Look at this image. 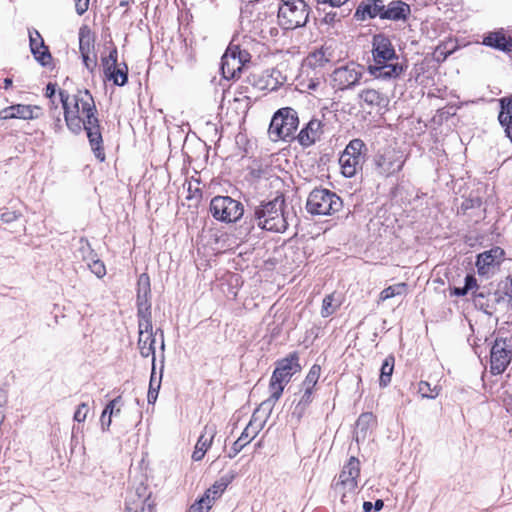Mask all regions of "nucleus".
I'll return each mask as SVG.
<instances>
[{"label": "nucleus", "instance_id": "1", "mask_svg": "<svg viewBox=\"0 0 512 512\" xmlns=\"http://www.w3.org/2000/svg\"><path fill=\"white\" fill-rule=\"evenodd\" d=\"M60 103L69 130L79 134L86 131L89 143L100 161L105 159L102 147V134L94 98L88 90H78L70 95L64 90L59 91Z\"/></svg>", "mask_w": 512, "mask_h": 512}, {"label": "nucleus", "instance_id": "2", "mask_svg": "<svg viewBox=\"0 0 512 512\" xmlns=\"http://www.w3.org/2000/svg\"><path fill=\"white\" fill-rule=\"evenodd\" d=\"M285 206L283 195L261 202L254 208L252 221L262 230L282 233L289 224V213L285 211Z\"/></svg>", "mask_w": 512, "mask_h": 512}, {"label": "nucleus", "instance_id": "3", "mask_svg": "<svg viewBox=\"0 0 512 512\" xmlns=\"http://www.w3.org/2000/svg\"><path fill=\"white\" fill-rule=\"evenodd\" d=\"M300 369L299 358L295 353L278 361L270 379V397L262 403V406L274 405L281 397L285 386L289 383L292 376L298 373Z\"/></svg>", "mask_w": 512, "mask_h": 512}, {"label": "nucleus", "instance_id": "4", "mask_svg": "<svg viewBox=\"0 0 512 512\" xmlns=\"http://www.w3.org/2000/svg\"><path fill=\"white\" fill-rule=\"evenodd\" d=\"M341 198L333 191L325 188L313 189L306 202V210L312 215H332L342 208Z\"/></svg>", "mask_w": 512, "mask_h": 512}, {"label": "nucleus", "instance_id": "5", "mask_svg": "<svg viewBox=\"0 0 512 512\" xmlns=\"http://www.w3.org/2000/svg\"><path fill=\"white\" fill-rule=\"evenodd\" d=\"M298 125L297 112L290 107L281 108L272 117L268 133L273 141L286 140L293 137Z\"/></svg>", "mask_w": 512, "mask_h": 512}, {"label": "nucleus", "instance_id": "6", "mask_svg": "<svg viewBox=\"0 0 512 512\" xmlns=\"http://www.w3.org/2000/svg\"><path fill=\"white\" fill-rule=\"evenodd\" d=\"M406 156L395 148L379 150L374 158L373 165L375 173L383 178H389L398 174L404 167Z\"/></svg>", "mask_w": 512, "mask_h": 512}, {"label": "nucleus", "instance_id": "7", "mask_svg": "<svg viewBox=\"0 0 512 512\" xmlns=\"http://www.w3.org/2000/svg\"><path fill=\"white\" fill-rule=\"evenodd\" d=\"M308 9L304 0H284L278 10L279 24L284 29L304 26L308 21Z\"/></svg>", "mask_w": 512, "mask_h": 512}, {"label": "nucleus", "instance_id": "8", "mask_svg": "<svg viewBox=\"0 0 512 512\" xmlns=\"http://www.w3.org/2000/svg\"><path fill=\"white\" fill-rule=\"evenodd\" d=\"M473 301L475 306L485 314L492 315L499 305L506 301H512V279L510 288L505 291L492 290L488 286L478 288L473 293Z\"/></svg>", "mask_w": 512, "mask_h": 512}, {"label": "nucleus", "instance_id": "9", "mask_svg": "<svg viewBox=\"0 0 512 512\" xmlns=\"http://www.w3.org/2000/svg\"><path fill=\"white\" fill-rule=\"evenodd\" d=\"M209 209L214 219L225 223L238 221L244 213L242 203L230 196L213 197Z\"/></svg>", "mask_w": 512, "mask_h": 512}, {"label": "nucleus", "instance_id": "10", "mask_svg": "<svg viewBox=\"0 0 512 512\" xmlns=\"http://www.w3.org/2000/svg\"><path fill=\"white\" fill-rule=\"evenodd\" d=\"M512 361V336H498L490 350V372L500 375Z\"/></svg>", "mask_w": 512, "mask_h": 512}, {"label": "nucleus", "instance_id": "11", "mask_svg": "<svg viewBox=\"0 0 512 512\" xmlns=\"http://www.w3.org/2000/svg\"><path fill=\"white\" fill-rule=\"evenodd\" d=\"M360 475V461L352 456L343 466L334 488L338 493H342L341 502L346 503L347 493L353 494L357 488V479Z\"/></svg>", "mask_w": 512, "mask_h": 512}, {"label": "nucleus", "instance_id": "12", "mask_svg": "<svg viewBox=\"0 0 512 512\" xmlns=\"http://www.w3.org/2000/svg\"><path fill=\"white\" fill-rule=\"evenodd\" d=\"M160 333L161 337V348L164 349V333L162 329H157L155 332H153V325L152 321H149V325L145 328L144 325H142V322H138V348L140 355L144 358H147L149 356L152 357V365H155L156 357H155V342H156V335Z\"/></svg>", "mask_w": 512, "mask_h": 512}, {"label": "nucleus", "instance_id": "13", "mask_svg": "<svg viewBox=\"0 0 512 512\" xmlns=\"http://www.w3.org/2000/svg\"><path fill=\"white\" fill-rule=\"evenodd\" d=\"M504 250L500 247H493L477 256L476 266L478 274L481 276H490L494 274L497 267L504 258Z\"/></svg>", "mask_w": 512, "mask_h": 512}, {"label": "nucleus", "instance_id": "14", "mask_svg": "<svg viewBox=\"0 0 512 512\" xmlns=\"http://www.w3.org/2000/svg\"><path fill=\"white\" fill-rule=\"evenodd\" d=\"M372 53L375 64H385L387 61L396 58V52L390 39L383 34H377L373 37Z\"/></svg>", "mask_w": 512, "mask_h": 512}, {"label": "nucleus", "instance_id": "15", "mask_svg": "<svg viewBox=\"0 0 512 512\" xmlns=\"http://www.w3.org/2000/svg\"><path fill=\"white\" fill-rule=\"evenodd\" d=\"M360 76L361 73L351 69L350 66H339L331 74L333 86L339 90L355 85Z\"/></svg>", "mask_w": 512, "mask_h": 512}, {"label": "nucleus", "instance_id": "16", "mask_svg": "<svg viewBox=\"0 0 512 512\" xmlns=\"http://www.w3.org/2000/svg\"><path fill=\"white\" fill-rule=\"evenodd\" d=\"M94 40V34L88 26L84 25L79 29V50L84 64L96 63Z\"/></svg>", "mask_w": 512, "mask_h": 512}, {"label": "nucleus", "instance_id": "17", "mask_svg": "<svg viewBox=\"0 0 512 512\" xmlns=\"http://www.w3.org/2000/svg\"><path fill=\"white\" fill-rule=\"evenodd\" d=\"M35 111H40L37 106L16 104L0 110V120L24 119L30 120L38 117Z\"/></svg>", "mask_w": 512, "mask_h": 512}, {"label": "nucleus", "instance_id": "18", "mask_svg": "<svg viewBox=\"0 0 512 512\" xmlns=\"http://www.w3.org/2000/svg\"><path fill=\"white\" fill-rule=\"evenodd\" d=\"M483 44L507 54L512 52V38L502 28L488 32L483 39Z\"/></svg>", "mask_w": 512, "mask_h": 512}, {"label": "nucleus", "instance_id": "19", "mask_svg": "<svg viewBox=\"0 0 512 512\" xmlns=\"http://www.w3.org/2000/svg\"><path fill=\"white\" fill-rule=\"evenodd\" d=\"M384 6L383 0L362 1L355 11L354 18L360 21L375 17L384 19Z\"/></svg>", "mask_w": 512, "mask_h": 512}, {"label": "nucleus", "instance_id": "20", "mask_svg": "<svg viewBox=\"0 0 512 512\" xmlns=\"http://www.w3.org/2000/svg\"><path fill=\"white\" fill-rule=\"evenodd\" d=\"M322 122L318 119H311L299 132L297 139L304 147H309L320 139L322 134Z\"/></svg>", "mask_w": 512, "mask_h": 512}, {"label": "nucleus", "instance_id": "21", "mask_svg": "<svg viewBox=\"0 0 512 512\" xmlns=\"http://www.w3.org/2000/svg\"><path fill=\"white\" fill-rule=\"evenodd\" d=\"M29 42L31 52L34 55L35 59L41 64H47V62H45V59L47 58L48 60H50L51 54L49 52L48 47L44 44L42 36L37 30H29Z\"/></svg>", "mask_w": 512, "mask_h": 512}, {"label": "nucleus", "instance_id": "22", "mask_svg": "<svg viewBox=\"0 0 512 512\" xmlns=\"http://www.w3.org/2000/svg\"><path fill=\"white\" fill-rule=\"evenodd\" d=\"M215 434H216L215 426L206 425L204 427V431L200 435V437L196 443L195 449L193 451V454H192V459L194 461H200L203 459L206 451L208 450V448L210 447V445L213 441Z\"/></svg>", "mask_w": 512, "mask_h": 512}, {"label": "nucleus", "instance_id": "23", "mask_svg": "<svg viewBox=\"0 0 512 512\" xmlns=\"http://www.w3.org/2000/svg\"><path fill=\"white\" fill-rule=\"evenodd\" d=\"M410 14V6L401 0H393L384 6V19L402 20Z\"/></svg>", "mask_w": 512, "mask_h": 512}, {"label": "nucleus", "instance_id": "24", "mask_svg": "<svg viewBox=\"0 0 512 512\" xmlns=\"http://www.w3.org/2000/svg\"><path fill=\"white\" fill-rule=\"evenodd\" d=\"M229 59L237 60L239 64H247L250 62L251 55L247 50L241 49L239 45L232 41L223 54L220 64H228Z\"/></svg>", "mask_w": 512, "mask_h": 512}, {"label": "nucleus", "instance_id": "25", "mask_svg": "<svg viewBox=\"0 0 512 512\" xmlns=\"http://www.w3.org/2000/svg\"><path fill=\"white\" fill-rule=\"evenodd\" d=\"M150 298L151 295H137L136 299L138 322H142L145 328L152 321Z\"/></svg>", "mask_w": 512, "mask_h": 512}, {"label": "nucleus", "instance_id": "26", "mask_svg": "<svg viewBox=\"0 0 512 512\" xmlns=\"http://www.w3.org/2000/svg\"><path fill=\"white\" fill-rule=\"evenodd\" d=\"M363 160L349 156L344 153L340 155L339 164L341 172L345 177H353L362 167Z\"/></svg>", "mask_w": 512, "mask_h": 512}, {"label": "nucleus", "instance_id": "27", "mask_svg": "<svg viewBox=\"0 0 512 512\" xmlns=\"http://www.w3.org/2000/svg\"><path fill=\"white\" fill-rule=\"evenodd\" d=\"M405 66H368L369 73L375 78L388 80L400 76Z\"/></svg>", "mask_w": 512, "mask_h": 512}, {"label": "nucleus", "instance_id": "28", "mask_svg": "<svg viewBox=\"0 0 512 512\" xmlns=\"http://www.w3.org/2000/svg\"><path fill=\"white\" fill-rule=\"evenodd\" d=\"M56 83H48L45 88V96L49 98L50 100V116L55 119V127L60 128L61 127V109L59 108L58 104L55 103L54 96L56 93Z\"/></svg>", "mask_w": 512, "mask_h": 512}, {"label": "nucleus", "instance_id": "29", "mask_svg": "<svg viewBox=\"0 0 512 512\" xmlns=\"http://www.w3.org/2000/svg\"><path fill=\"white\" fill-rule=\"evenodd\" d=\"M374 424V416L372 413H362L357 422L355 428V437L356 440L360 439L364 440L367 436L369 429Z\"/></svg>", "mask_w": 512, "mask_h": 512}, {"label": "nucleus", "instance_id": "30", "mask_svg": "<svg viewBox=\"0 0 512 512\" xmlns=\"http://www.w3.org/2000/svg\"><path fill=\"white\" fill-rule=\"evenodd\" d=\"M105 75L113 80L115 85L123 86L128 80V66H104Z\"/></svg>", "mask_w": 512, "mask_h": 512}, {"label": "nucleus", "instance_id": "31", "mask_svg": "<svg viewBox=\"0 0 512 512\" xmlns=\"http://www.w3.org/2000/svg\"><path fill=\"white\" fill-rule=\"evenodd\" d=\"M314 390L315 389L306 388V387L301 386V389H300L301 395H300V398H299L297 404L295 405L293 414H297L298 417H301L303 415L306 408L313 400Z\"/></svg>", "mask_w": 512, "mask_h": 512}, {"label": "nucleus", "instance_id": "32", "mask_svg": "<svg viewBox=\"0 0 512 512\" xmlns=\"http://www.w3.org/2000/svg\"><path fill=\"white\" fill-rule=\"evenodd\" d=\"M395 358L389 355L385 358L380 369L379 384L381 387H386L391 382V376L394 370Z\"/></svg>", "mask_w": 512, "mask_h": 512}, {"label": "nucleus", "instance_id": "33", "mask_svg": "<svg viewBox=\"0 0 512 512\" xmlns=\"http://www.w3.org/2000/svg\"><path fill=\"white\" fill-rule=\"evenodd\" d=\"M162 373L159 378H156V366L152 365V371L150 376L149 389L147 394V400L149 403H154L158 397L159 389L161 386Z\"/></svg>", "mask_w": 512, "mask_h": 512}, {"label": "nucleus", "instance_id": "34", "mask_svg": "<svg viewBox=\"0 0 512 512\" xmlns=\"http://www.w3.org/2000/svg\"><path fill=\"white\" fill-rule=\"evenodd\" d=\"M76 256L80 257L83 261L89 262L94 257H96V253L92 249L89 241L86 238H80L78 242V248L76 250Z\"/></svg>", "mask_w": 512, "mask_h": 512}, {"label": "nucleus", "instance_id": "35", "mask_svg": "<svg viewBox=\"0 0 512 512\" xmlns=\"http://www.w3.org/2000/svg\"><path fill=\"white\" fill-rule=\"evenodd\" d=\"M307 64H316L319 63H329L333 61L331 58V52H329V47H322L319 50H315L311 52L306 58Z\"/></svg>", "mask_w": 512, "mask_h": 512}, {"label": "nucleus", "instance_id": "36", "mask_svg": "<svg viewBox=\"0 0 512 512\" xmlns=\"http://www.w3.org/2000/svg\"><path fill=\"white\" fill-rule=\"evenodd\" d=\"M406 292H407V284L404 282L397 283V284H394V285H391V286L385 288L380 293V300L385 301V300L393 298L395 296L404 295V294H406Z\"/></svg>", "mask_w": 512, "mask_h": 512}, {"label": "nucleus", "instance_id": "37", "mask_svg": "<svg viewBox=\"0 0 512 512\" xmlns=\"http://www.w3.org/2000/svg\"><path fill=\"white\" fill-rule=\"evenodd\" d=\"M247 66H238L236 69L234 66H219L218 71L225 81L239 79L242 72Z\"/></svg>", "mask_w": 512, "mask_h": 512}, {"label": "nucleus", "instance_id": "38", "mask_svg": "<svg viewBox=\"0 0 512 512\" xmlns=\"http://www.w3.org/2000/svg\"><path fill=\"white\" fill-rule=\"evenodd\" d=\"M365 144L360 139H353L349 142V144L346 146L345 150L342 152L349 156H355V158L364 159V156L362 154V149L364 148Z\"/></svg>", "mask_w": 512, "mask_h": 512}, {"label": "nucleus", "instance_id": "39", "mask_svg": "<svg viewBox=\"0 0 512 512\" xmlns=\"http://www.w3.org/2000/svg\"><path fill=\"white\" fill-rule=\"evenodd\" d=\"M321 367L317 364H314L308 374L306 375L305 380L302 383V387L315 389V386L320 378Z\"/></svg>", "mask_w": 512, "mask_h": 512}, {"label": "nucleus", "instance_id": "40", "mask_svg": "<svg viewBox=\"0 0 512 512\" xmlns=\"http://www.w3.org/2000/svg\"><path fill=\"white\" fill-rule=\"evenodd\" d=\"M260 429L261 424H255V422L251 420L238 438L242 439L244 444L247 445L257 436Z\"/></svg>", "mask_w": 512, "mask_h": 512}, {"label": "nucleus", "instance_id": "41", "mask_svg": "<svg viewBox=\"0 0 512 512\" xmlns=\"http://www.w3.org/2000/svg\"><path fill=\"white\" fill-rule=\"evenodd\" d=\"M137 295H151L150 277L147 273H142L138 278Z\"/></svg>", "mask_w": 512, "mask_h": 512}, {"label": "nucleus", "instance_id": "42", "mask_svg": "<svg viewBox=\"0 0 512 512\" xmlns=\"http://www.w3.org/2000/svg\"><path fill=\"white\" fill-rule=\"evenodd\" d=\"M439 391L440 389L437 386L432 388L431 385L426 381H420L418 385V392L423 398L433 399L439 395Z\"/></svg>", "mask_w": 512, "mask_h": 512}, {"label": "nucleus", "instance_id": "43", "mask_svg": "<svg viewBox=\"0 0 512 512\" xmlns=\"http://www.w3.org/2000/svg\"><path fill=\"white\" fill-rule=\"evenodd\" d=\"M87 264L91 272L95 274L98 278H103L106 275V267L104 263L98 258L94 257Z\"/></svg>", "mask_w": 512, "mask_h": 512}, {"label": "nucleus", "instance_id": "44", "mask_svg": "<svg viewBox=\"0 0 512 512\" xmlns=\"http://www.w3.org/2000/svg\"><path fill=\"white\" fill-rule=\"evenodd\" d=\"M360 98L369 105H377L380 102V95L376 90L367 89L360 93Z\"/></svg>", "mask_w": 512, "mask_h": 512}, {"label": "nucleus", "instance_id": "45", "mask_svg": "<svg viewBox=\"0 0 512 512\" xmlns=\"http://www.w3.org/2000/svg\"><path fill=\"white\" fill-rule=\"evenodd\" d=\"M210 508L211 500H209V497H201L190 507L188 512H207Z\"/></svg>", "mask_w": 512, "mask_h": 512}, {"label": "nucleus", "instance_id": "46", "mask_svg": "<svg viewBox=\"0 0 512 512\" xmlns=\"http://www.w3.org/2000/svg\"><path fill=\"white\" fill-rule=\"evenodd\" d=\"M105 50L108 54H102V64H118V52L117 49L113 46H107Z\"/></svg>", "mask_w": 512, "mask_h": 512}, {"label": "nucleus", "instance_id": "47", "mask_svg": "<svg viewBox=\"0 0 512 512\" xmlns=\"http://www.w3.org/2000/svg\"><path fill=\"white\" fill-rule=\"evenodd\" d=\"M482 205V200L479 197L468 198L465 199L461 204V211L465 213L466 211L474 208H480Z\"/></svg>", "mask_w": 512, "mask_h": 512}, {"label": "nucleus", "instance_id": "48", "mask_svg": "<svg viewBox=\"0 0 512 512\" xmlns=\"http://www.w3.org/2000/svg\"><path fill=\"white\" fill-rule=\"evenodd\" d=\"M88 412V405L86 403H81L74 413V420L79 423L84 422L87 418Z\"/></svg>", "mask_w": 512, "mask_h": 512}, {"label": "nucleus", "instance_id": "49", "mask_svg": "<svg viewBox=\"0 0 512 512\" xmlns=\"http://www.w3.org/2000/svg\"><path fill=\"white\" fill-rule=\"evenodd\" d=\"M121 403H122V397L121 396H118L115 399L111 400L106 405V407L104 408V410H103V412L101 414V418H105L108 415H110L112 417L113 414H114V408L116 406H119Z\"/></svg>", "mask_w": 512, "mask_h": 512}, {"label": "nucleus", "instance_id": "50", "mask_svg": "<svg viewBox=\"0 0 512 512\" xmlns=\"http://www.w3.org/2000/svg\"><path fill=\"white\" fill-rule=\"evenodd\" d=\"M234 478L235 472L229 471L228 473L221 476L219 480L216 481V487L225 490L227 486L233 481Z\"/></svg>", "mask_w": 512, "mask_h": 512}, {"label": "nucleus", "instance_id": "51", "mask_svg": "<svg viewBox=\"0 0 512 512\" xmlns=\"http://www.w3.org/2000/svg\"><path fill=\"white\" fill-rule=\"evenodd\" d=\"M332 302H333L332 295H328L323 299L322 310H321V315L323 317H328L329 315H331L334 312L335 308L332 306Z\"/></svg>", "mask_w": 512, "mask_h": 512}, {"label": "nucleus", "instance_id": "52", "mask_svg": "<svg viewBox=\"0 0 512 512\" xmlns=\"http://www.w3.org/2000/svg\"><path fill=\"white\" fill-rule=\"evenodd\" d=\"M225 490L216 487V482L205 492L203 497H209L211 503L220 497Z\"/></svg>", "mask_w": 512, "mask_h": 512}, {"label": "nucleus", "instance_id": "53", "mask_svg": "<svg viewBox=\"0 0 512 512\" xmlns=\"http://www.w3.org/2000/svg\"><path fill=\"white\" fill-rule=\"evenodd\" d=\"M245 446L246 444H244L243 440L238 438L231 447L228 454L229 458H234Z\"/></svg>", "mask_w": 512, "mask_h": 512}, {"label": "nucleus", "instance_id": "54", "mask_svg": "<svg viewBox=\"0 0 512 512\" xmlns=\"http://www.w3.org/2000/svg\"><path fill=\"white\" fill-rule=\"evenodd\" d=\"M90 0H75V10L78 15H83L89 8Z\"/></svg>", "mask_w": 512, "mask_h": 512}, {"label": "nucleus", "instance_id": "55", "mask_svg": "<svg viewBox=\"0 0 512 512\" xmlns=\"http://www.w3.org/2000/svg\"><path fill=\"white\" fill-rule=\"evenodd\" d=\"M139 512H156L155 511V504L151 500L150 496H147L144 499V501L142 503V507H141Z\"/></svg>", "mask_w": 512, "mask_h": 512}, {"label": "nucleus", "instance_id": "56", "mask_svg": "<svg viewBox=\"0 0 512 512\" xmlns=\"http://www.w3.org/2000/svg\"><path fill=\"white\" fill-rule=\"evenodd\" d=\"M464 288H467V291H470V290H472L474 288H476V290H477L480 287L477 285V280H476V278L473 275H467L465 277Z\"/></svg>", "mask_w": 512, "mask_h": 512}, {"label": "nucleus", "instance_id": "57", "mask_svg": "<svg viewBox=\"0 0 512 512\" xmlns=\"http://www.w3.org/2000/svg\"><path fill=\"white\" fill-rule=\"evenodd\" d=\"M344 15H339L337 12H327L323 18V21L326 24H333L335 21L339 20Z\"/></svg>", "mask_w": 512, "mask_h": 512}, {"label": "nucleus", "instance_id": "58", "mask_svg": "<svg viewBox=\"0 0 512 512\" xmlns=\"http://www.w3.org/2000/svg\"><path fill=\"white\" fill-rule=\"evenodd\" d=\"M324 81L323 76H317L310 79L309 83L307 84L308 89L310 90H316L321 83Z\"/></svg>", "mask_w": 512, "mask_h": 512}, {"label": "nucleus", "instance_id": "59", "mask_svg": "<svg viewBox=\"0 0 512 512\" xmlns=\"http://www.w3.org/2000/svg\"><path fill=\"white\" fill-rule=\"evenodd\" d=\"M348 0H317L318 4H329L331 7H341Z\"/></svg>", "mask_w": 512, "mask_h": 512}, {"label": "nucleus", "instance_id": "60", "mask_svg": "<svg viewBox=\"0 0 512 512\" xmlns=\"http://www.w3.org/2000/svg\"><path fill=\"white\" fill-rule=\"evenodd\" d=\"M100 422H101L102 430L106 431L111 426L112 417L110 415L106 416L105 418L100 417Z\"/></svg>", "mask_w": 512, "mask_h": 512}, {"label": "nucleus", "instance_id": "61", "mask_svg": "<svg viewBox=\"0 0 512 512\" xmlns=\"http://www.w3.org/2000/svg\"><path fill=\"white\" fill-rule=\"evenodd\" d=\"M17 218V215L14 212H6L1 215V220L9 223L14 221Z\"/></svg>", "mask_w": 512, "mask_h": 512}, {"label": "nucleus", "instance_id": "62", "mask_svg": "<svg viewBox=\"0 0 512 512\" xmlns=\"http://www.w3.org/2000/svg\"><path fill=\"white\" fill-rule=\"evenodd\" d=\"M373 506H374V510L380 511L384 507V502H383V500L378 499L373 503Z\"/></svg>", "mask_w": 512, "mask_h": 512}, {"label": "nucleus", "instance_id": "63", "mask_svg": "<svg viewBox=\"0 0 512 512\" xmlns=\"http://www.w3.org/2000/svg\"><path fill=\"white\" fill-rule=\"evenodd\" d=\"M467 293H468L467 288H464V287L454 289V294L457 296H464Z\"/></svg>", "mask_w": 512, "mask_h": 512}, {"label": "nucleus", "instance_id": "64", "mask_svg": "<svg viewBox=\"0 0 512 512\" xmlns=\"http://www.w3.org/2000/svg\"><path fill=\"white\" fill-rule=\"evenodd\" d=\"M374 509L373 503L369 501H365L363 503V510L364 512H371V510Z\"/></svg>", "mask_w": 512, "mask_h": 512}]
</instances>
